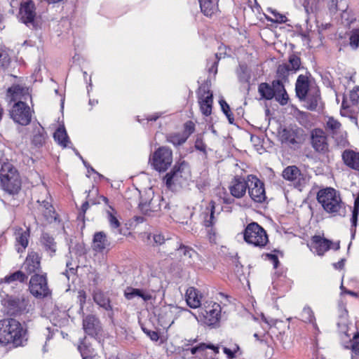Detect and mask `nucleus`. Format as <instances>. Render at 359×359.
I'll return each instance as SVG.
<instances>
[{"label": "nucleus", "instance_id": "nucleus-1", "mask_svg": "<svg viewBox=\"0 0 359 359\" xmlns=\"http://www.w3.org/2000/svg\"><path fill=\"white\" fill-rule=\"evenodd\" d=\"M26 332L21 324L13 318L0 320V344H11L15 347L23 346L27 341Z\"/></svg>", "mask_w": 359, "mask_h": 359}, {"label": "nucleus", "instance_id": "nucleus-2", "mask_svg": "<svg viewBox=\"0 0 359 359\" xmlns=\"http://www.w3.org/2000/svg\"><path fill=\"white\" fill-rule=\"evenodd\" d=\"M317 200L325 211L333 215L344 217L346 214V205L342 202L339 191L331 187L318 191Z\"/></svg>", "mask_w": 359, "mask_h": 359}, {"label": "nucleus", "instance_id": "nucleus-3", "mask_svg": "<svg viewBox=\"0 0 359 359\" xmlns=\"http://www.w3.org/2000/svg\"><path fill=\"white\" fill-rule=\"evenodd\" d=\"M0 185L9 194H16L21 189V179L18 170L9 162L1 164Z\"/></svg>", "mask_w": 359, "mask_h": 359}, {"label": "nucleus", "instance_id": "nucleus-4", "mask_svg": "<svg viewBox=\"0 0 359 359\" xmlns=\"http://www.w3.org/2000/svg\"><path fill=\"white\" fill-rule=\"evenodd\" d=\"M258 92L262 98L271 100L275 99L280 105H285L290 99L282 81L274 80L271 85L262 83L259 85Z\"/></svg>", "mask_w": 359, "mask_h": 359}, {"label": "nucleus", "instance_id": "nucleus-5", "mask_svg": "<svg viewBox=\"0 0 359 359\" xmlns=\"http://www.w3.org/2000/svg\"><path fill=\"white\" fill-rule=\"evenodd\" d=\"M0 297L1 304L9 316L21 314L29 304V299L24 296L15 297L8 294L6 291H0Z\"/></svg>", "mask_w": 359, "mask_h": 359}, {"label": "nucleus", "instance_id": "nucleus-6", "mask_svg": "<svg viewBox=\"0 0 359 359\" xmlns=\"http://www.w3.org/2000/svg\"><path fill=\"white\" fill-rule=\"evenodd\" d=\"M243 238L247 243L260 249L264 248L269 243L266 231L256 222L247 225L243 232Z\"/></svg>", "mask_w": 359, "mask_h": 359}, {"label": "nucleus", "instance_id": "nucleus-7", "mask_svg": "<svg viewBox=\"0 0 359 359\" xmlns=\"http://www.w3.org/2000/svg\"><path fill=\"white\" fill-rule=\"evenodd\" d=\"M29 292L36 298L43 299L51 295V290L48 285L46 273L32 275L29 281Z\"/></svg>", "mask_w": 359, "mask_h": 359}, {"label": "nucleus", "instance_id": "nucleus-8", "mask_svg": "<svg viewBox=\"0 0 359 359\" xmlns=\"http://www.w3.org/2000/svg\"><path fill=\"white\" fill-rule=\"evenodd\" d=\"M149 163L158 172H164L172 163V151L167 147H161L149 158Z\"/></svg>", "mask_w": 359, "mask_h": 359}, {"label": "nucleus", "instance_id": "nucleus-9", "mask_svg": "<svg viewBox=\"0 0 359 359\" xmlns=\"http://www.w3.org/2000/svg\"><path fill=\"white\" fill-rule=\"evenodd\" d=\"M221 306L212 301L205 302L199 309V316L203 318V323L208 326L218 325L221 318Z\"/></svg>", "mask_w": 359, "mask_h": 359}, {"label": "nucleus", "instance_id": "nucleus-10", "mask_svg": "<svg viewBox=\"0 0 359 359\" xmlns=\"http://www.w3.org/2000/svg\"><path fill=\"white\" fill-rule=\"evenodd\" d=\"M9 115L15 123L23 126L29 125L32 121L30 107L25 102L14 103Z\"/></svg>", "mask_w": 359, "mask_h": 359}, {"label": "nucleus", "instance_id": "nucleus-11", "mask_svg": "<svg viewBox=\"0 0 359 359\" xmlns=\"http://www.w3.org/2000/svg\"><path fill=\"white\" fill-rule=\"evenodd\" d=\"M311 144L316 152L325 155L330 151L328 135L321 128H314L311 132Z\"/></svg>", "mask_w": 359, "mask_h": 359}, {"label": "nucleus", "instance_id": "nucleus-12", "mask_svg": "<svg viewBox=\"0 0 359 359\" xmlns=\"http://www.w3.org/2000/svg\"><path fill=\"white\" fill-rule=\"evenodd\" d=\"M248 194L253 201L258 203L264 202L266 199L264 184L255 175H248Z\"/></svg>", "mask_w": 359, "mask_h": 359}, {"label": "nucleus", "instance_id": "nucleus-13", "mask_svg": "<svg viewBox=\"0 0 359 359\" xmlns=\"http://www.w3.org/2000/svg\"><path fill=\"white\" fill-rule=\"evenodd\" d=\"M189 175V165L184 161L176 164L164 177L166 186L170 188L175 183H181L182 178H187Z\"/></svg>", "mask_w": 359, "mask_h": 359}, {"label": "nucleus", "instance_id": "nucleus-14", "mask_svg": "<svg viewBox=\"0 0 359 359\" xmlns=\"http://www.w3.org/2000/svg\"><path fill=\"white\" fill-rule=\"evenodd\" d=\"M82 325L84 332L95 339L98 338L102 333V323L98 317L93 314L83 316Z\"/></svg>", "mask_w": 359, "mask_h": 359}, {"label": "nucleus", "instance_id": "nucleus-15", "mask_svg": "<svg viewBox=\"0 0 359 359\" xmlns=\"http://www.w3.org/2000/svg\"><path fill=\"white\" fill-rule=\"evenodd\" d=\"M299 101L304 102V107L312 111H320L324 109V103L318 88L311 89L305 99Z\"/></svg>", "mask_w": 359, "mask_h": 359}, {"label": "nucleus", "instance_id": "nucleus-16", "mask_svg": "<svg viewBox=\"0 0 359 359\" xmlns=\"http://www.w3.org/2000/svg\"><path fill=\"white\" fill-rule=\"evenodd\" d=\"M278 140L281 144L284 160L289 161L291 156L290 149L292 144V130L285 126L280 125L278 128Z\"/></svg>", "mask_w": 359, "mask_h": 359}, {"label": "nucleus", "instance_id": "nucleus-17", "mask_svg": "<svg viewBox=\"0 0 359 359\" xmlns=\"http://www.w3.org/2000/svg\"><path fill=\"white\" fill-rule=\"evenodd\" d=\"M19 15L21 21L26 25H34V18L36 16L35 6L32 0H27L20 4Z\"/></svg>", "mask_w": 359, "mask_h": 359}, {"label": "nucleus", "instance_id": "nucleus-18", "mask_svg": "<svg viewBox=\"0 0 359 359\" xmlns=\"http://www.w3.org/2000/svg\"><path fill=\"white\" fill-rule=\"evenodd\" d=\"M249 182L242 177L235 176L229 187L231 194L236 198H243L246 193V190L248 188Z\"/></svg>", "mask_w": 359, "mask_h": 359}, {"label": "nucleus", "instance_id": "nucleus-19", "mask_svg": "<svg viewBox=\"0 0 359 359\" xmlns=\"http://www.w3.org/2000/svg\"><path fill=\"white\" fill-rule=\"evenodd\" d=\"M357 92L351 91L348 96H344L340 114L343 116L351 117L355 111V107L358 102Z\"/></svg>", "mask_w": 359, "mask_h": 359}, {"label": "nucleus", "instance_id": "nucleus-20", "mask_svg": "<svg viewBox=\"0 0 359 359\" xmlns=\"http://www.w3.org/2000/svg\"><path fill=\"white\" fill-rule=\"evenodd\" d=\"M41 259L39 255L34 251L28 252L22 267L27 274L38 273L41 271Z\"/></svg>", "mask_w": 359, "mask_h": 359}, {"label": "nucleus", "instance_id": "nucleus-21", "mask_svg": "<svg viewBox=\"0 0 359 359\" xmlns=\"http://www.w3.org/2000/svg\"><path fill=\"white\" fill-rule=\"evenodd\" d=\"M201 90H203V93L198 95L200 110L204 116H208L212 113L213 95L212 92L208 89L206 90L205 87Z\"/></svg>", "mask_w": 359, "mask_h": 359}, {"label": "nucleus", "instance_id": "nucleus-22", "mask_svg": "<svg viewBox=\"0 0 359 359\" xmlns=\"http://www.w3.org/2000/svg\"><path fill=\"white\" fill-rule=\"evenodd\" d=\"M26 96H29L27 89L20 85L12 86L8 88L6 92V100L9 103L23 102L22 100H27Z\"/></svg>", "mask_w": 359, "mask_h": 359}, {"label": "nucleus", "instance_id": "nucleus-23", "mask_svg": "<svg viewBox=\"0 0 359 359\" xmlns=\"http://www.w3.org/2000/svg\"><path fill=\"white\" fill-rule=\"evenodd\" d=\"M28 280V276L26 273L18 270L6 276L0 280V291H6L5 289L8 285L14 282L25 283Z\"/></svg>", "mask_w": 359, "mask_h": 359}, {"label": "nucleus", "instance_id": "nucleus-24", "mask_svg": "<svg viewBox=\"0 0 359 359\" xmlns=\"http://www.w3.org/2000/svg\"><path fill=\"white\" fill-rule=\"evenodd\" d=\"M160 200L158 197H153L149 201H144L142 198L139 203L141 212L148 216H153L161 210Z\"/></svg>", "mask_w": 359, "mask_h": 359}, {"label": "nucleus", "instance_id": "nucleus-25", "mask_svg": "<svg viewBox=\"0 0 359 359\" xmlns=\"http://www.w3.org/2000/svg\"><path fill=\"white\" fill-rule=\"evenodd\" d=\"M210 209L207 212H204V219L203 224L208 228V234L209 236V239L210 241H215V230L213 228V225L216 222V219L215 217V202L211 201L210 203Z\"/></svg>", "mask_w": 359, "mask_h": 359}, {"label": "nucleus", "instance_id": "nucleus-26", "mask_svg": "<svg viewBox=\"0 0 359 359\" xmlns=\"http://www.w3.org/2000/svg\"><path fill=\"white\" fill-rule=\"evenodd\" d=\"M332 242L320 236H314L311 238L309 246L311 250L316 252L317 255H323L326 251L332 248Z\"/></svg>", "mask_w": 359, "mask_h": 359}, {"label": "nucleus", "instance_id": "nucleus-27", "mask_svg": "<svg viewBox=\"0 0 359 359\" xmlns=\"http://www.w3.org/2000/svg\"><path fill=\"white\" fill-rule=\"evenodd\" d=\"M93 298L94 302L99 305L100 307L104 309L105 311H110L109 313V317H113V309L111 304V301L109 297L101 291L100 290H94L93 293Z\"/></svg>", "mask_w": 359, "mask_h": 359}, {"label": "nucleus", "instance_id": "nucleus-28", "mask_svg": "<svg viewBox=\"0 0 359 359\" xmlns=\"http://www.w3.org/2000/svg\"><path fill=\"white\" fill-rule=\"evenodd\" d=\"M14 231V236L15 237L16 243L20 245L18 247L17 250L18 252H23L28 245L29 243V238L30 236V228L27 227L25 230H24L21 227H15Z\"/></svg>", "mask_w": 359, "mask_h": 359}, {"label": "nucleus", "instance_id": "nucleus-29", "mask_svg": "<svg viewBox=\"0 0 359 359\" xmlns=\"http://www.w3.org/2000/svg\"><path fill=\"white\" fill-rule=\"evenodd\" d=\"M309 91V80L308 76L303 74L299 75L295 84L296 96L299 100H304Z\"/></svg>", "mask_w": 359, "mask_h": 359}, {"label": "nucleus", "instance_id": "nucleus-30", "mask_svg": "<svg viewBox=\"0 0 359 359\" xmlns=\"http://www.w3.org/2000/svg\"><path fill=\"white\" fill-rule=\"evenodd\" d=\"M339 321L337 322V326L340 333L344 334L346 337H349L348 334V326H347V316L348 312L346 309L345 303L344 302L342 297L339 302Z\"/></svg>", "mask_w": 359, "mask_h": 359}, {"label": "nucleus", "instance_id": "nucleus-31", "mask_svg": "<svg viewBox=\"0 0 359 359\" xmlns=\"http://www.w3.org/2000/svg\"><path fill=\"white\" fill-rule=\"evenodd\" d=\"M201 294L198 290L193 287H190L186 292V301L188 306L192 309L201 308Z\"/></svg>", "mask_w": 359, "mask_h": 359}, {"label": "nucleus", "instance_id": "nucleus-32", "mask_svg": "<svg viewBox=\"0 0 359 359\" xmlns=\"http://www.w3.org/2000/svg\"><path fill=\"white\" fill-rule=\"evenodd\" d=\"M219 0H198L200 8L204 15L211 18L218 11Z\"/></svg>", "mask_w": 359, "mask_h": 359}, {"label": "nucleus", "instance_id": "nucleus-33", "mask_svg": "<svg viewBox=\"0 0 359 359\" xmlns=\"http://www.w3.org/2000/svg\"><path fill=\"white\" fill-rule=\"evenodd\" d=\"M124 297L128 300H132L135 297H140L145 302L152 299V296L150 293L142 289L134 288L133 287H127L125 289Z\"/></svg>", "mask_w": 359, "mask_h": 359}, {"label": "nucleus", "instance_id": "nucleus-34", "mask_svg": "<svg viewBox=\"0 0 359 359\" xmlns=\"http://www.w3.org/2000/svg\"><path fill=\"white\" fill-rule=\"evenodd\" d=\"M342 158L346 165L359 170V153L351 150H346L342 154Z\"/></svg>", "mask_w": 359, "mask_h": 359}, {"label": "nucleus", "instance_id": "nucleus-35", "mask_svg": "<svg viewBox=\"0 0 359 359\" xmlns=\"http://www.w3.org/2000/svg\"><path fill=\"white\" fill-rule=\"evenodd\" d=\"M109 245L106 234L102 232H97L93 237V249L97 252H103Z\"/></svg>", "mask_w": 359, "mask_h": 359}, {"label": "nucleus", "instance_id": "nucleus-36", "mask_svg": "<svg viewBox=\"0 0 359 359\" xmlns=\"http://www.w3.org/2000/svg\"><path fill=\"white\" fill-rule=\"evenodd\" d=\"M219 348L218 346H215L211 343H200L195 346L184 349L186 351H189L192 355L200 354L201 356H204L207 349L212 350L215 355H217L219 353Z\"/></svg>", "mask_w": 359, "mask_h": 359}, {"label": "nucleus", "instance_id": "nucleus-37", "mask_svg": "<svg viewBox=\"0 0 359 359\" xmlns=\"http://www.w3.org/2000/svg\"><path fill=\"white\" fill-rule=\"evenodd\" d=\"M41 243L44 250L48 252L50 256H53L57 250V243L55 238L48 233H43L41 236Z\"/></svg>", "mask_w": 359, "mask_h": 359}, {"label": "nucleus", "instance_id": "nucleus-38", "mask_svg": "<svg viewBox=\"0 0 359 359\" xmlns=\"http://www.w3.org/2000/svg\"><path fill=\"white\" fill-rule=\"evenodd\" d=\"M300 318L302 321L312 324L313 329L316 331V334L320 333V330H319L318 325L316 323V319L314 317L313 312L310 307H309V306L304 307V309L300 314Z\"/></svg>", "mask_w": 359, "mask_h": 359}, {"label": "nucleus", "instance_id": "nucleus-39", "mask_svg": "<svg viewBox=\"0 0 359 359\" xmlns=\"http://www.w3.org/2000/svg\"><path fill=\"white\" fill-rule=\"evenodd\" d=\"M55 141L63 148L67 147L68 143H70L68 135L64 126L57 128L53 134Z\"/></svg>", "mask_w": 359, "mask_h": 359}, {"label": "nucleus", "instance_id": "nucleus-40", "mask_svg": "<svg viewBox=\"0 0 359 359\" xmlns=\"http://www.w3.org/2000/svg\"><path fill=\"white\" fill-rule=\"evenodd\" d=\"M46 138L47 134L45 129L39 126L34 129L32 142L35 147H41L45 144Z\"/></svg>", "mask_w": 359, "mask_h": 359}, {"label": "nucleus", "instance_id": "nucleus-41", "mask_svg": "<svg viewBox=\"0 0 359 359\" xmlns=\"http://www.w3.org/2000/svg\"><path fill=\"white\" fill-rule=\"evenodd\" d=\"M325 129L333 138L339 133L341 124L332 116H327L325 121Z\"/></svg>", "mask_w": 359, "mask_h": 359}, {"label": "nucleus", "instance_id": "nucleus-42", "mask_svg": "<svg viewBox=\"0 0 359 359\" xmlns=\"http://www.w3.org/2000/svg\"><path fill=\"white\" fill-rule=\"evenodd\" d=\"M307 179L296 166L293 165V187L302 191L306 185Z\"/></svg>", "mask_w": 359, "mask_h": 359}, {"label": "nucleus", "instance_id": "nucleus-43", "mask_svg": "<svg viewBox=\"0 0 359 359\" xmlns=\"http://www.w3.org/2000/svg\"><path fill=\"white\" fill-rule=\"evenodd\" d=\"M309 115V113L302 111L293 107V117H295L299 123L304 128H308L311 126Z\"/></svg>", "mask_w": 359, "mask_h": 359}, {"label": "nucleus", "instance_id": "nucleus-44", "mask_svg": "<svg viewBox=\"0 0 359 359\" xmlns=\"http://www.w3.org/2000/svg\"><path fill=\"white\" fill-rule=\"evenodd\" d=\"M78 350L80 352L82 358L88 355H97L95 350L92 347L90 343L86 341V337L80 341Z\"/></svg>", "mask_w": 359, "mask_h": 359}, {"label": "nucleus", "instance_id": "nucleus-45", "mask_svg": "<svg viewBox=\"0 0 359 359\" xmlns=\"http://www.w3.org/2000/svg\"><path fill=\"white\" fill-rule=\"evenodd\" d=\"M359 215V197H358L354 201L353 210L352 211V217L351 219V236L354 238L355 234V228L358 223V217Z\"/></svg>", "mask_w": 359, "mask_h": 359}, {"label": "nucleus", "instance_id": "nucleus-46", "mask_svg": "<svg viewBox=\"0 0 359 359\" xmlns=\"http://www.w3.org/2000/svg\"><path fill=\"white\" fill-rule=\"evenodd\" d=\"M177 250L184 256V260L187 261L188 264H191L194 257L196 256L197 252L191 248L181 244Z\"/></svg>", "mask_w": 359, "mask_h": 359}, {"label": "nucleus", "instance_id": "nucleus-47", "mask_svg": "<svg viewBox=\"0 0 359 359\" xmlns=\"http://www.w3.org/2000/svg\"><path fill=\"white\" fill-rule=\"evenodd\" d=\"M306 131L301 128H293V144H302L306 140Z\"/></svg>", "mask_w": 359, "mask_h": 359}, {"label": "nucleus", "instance_id": "nucleus-48", "mask_svg": "<svg viewBox=\"0 0 359 359\" xmlns=\"http://www.w3.org/2000/svg\"><path fill=\"white\" fill-rule=\"evenodd\" d=\"M166 140L173 145L178 146L184 144L187 141V137H184V135L180 133H174L168 135Z\"/></svg>", "mask_w": 359, "mask_h": 359}, {"label": "nucleus", "instance_id": "nucleus-49", "mask_svg": "<svg viewBox=\"0 0 359 359\" xmlns=\"http://www.w3.org/2000/svg\"><path fill=\"white\" fill-rule=\"evenodd\" d=\"M219 104L221 107L222 112L226 115V118H228L229 123L233 124L234 122V117L233 114L231 111V109L228 103L224 99H220L219 101Z\"/></svg>", "mask_w": 359, "mask_h": 359}, {"label": "nucleus", "instance_id": "nucleus-50", "mask_svg": "<svg viewBox=\"0 0 359 359\" xmlns=\"http://www.w3.org/2000/svg\"><path fill=\"white\" fill-rule=\"evenodd\" d=\"M45 205H47L48 209L43 210V212H42L44 217L48 222H53L56 221L57 219V214L55 211L54 208L50 203H46Z\"/></svg>", "mask_w": 359, "mask_h": 359}, {"label": "nucleus", "instance_id": "nucleus-51", "mask_svg": "<svg viewBox=\"0 0 359 359\" xmlns=\"http://www.w3.org/2000/svg\"><path fill=\"white\" fill-rule=\"evenodd\" d=\"M11 63V57L5 49L0 48V66L6 68Z\"/></svg>", "mask_w": 359, "mask_h": 359}, {"label": "nucleus", "instance_id": "nucleus-52", "mask_svg": "<svg viewBox=\"0 0 359 359\" xmlns=\"http://www.w3.org/2000/svg\"><path fill=\"white\" fill-rule=\"evenodd\" d=\"M359 336V333L356 332L353 338V341L351 345V359H359V341L356 338Z\"/></svg>", "mask_w": 359, "mask_h": 359}, {"label": "nucleus", "instance_id": "nucleus-53", "mask_svg": "<svg viewBox=\"0 0 359 359\" xmlns=\"http://www.w3.org/2000/svg\"><path fill=\"white\" fill-rule=\"evenodd\" d=\"M290 68L289 65H279L277 70V76L278 77V80H285L287 79L289 75Z\"/></svg>", "mask_w": 359, "mask_h": 359}, {"label": "nucleus", "instance_id": "nucleus-54", "mask_svg": "<svg viewBox=\"0 0 359 359\" xmlns=\"http://www.w3.org/2000/svg\"><path fill=\"white\" fill-rule=\"evenodd\" d=\"M350 46L353 49H356L359 46V28L354 29L350 36Z\"/></svg>", "mask_w": 359, "mask_h": 359}, {"label": "nucleus", "instance_id": "nucleus-55", "mask_svg": "<svg viewBox=\"0 0 359 359\" xmlns=\"http://www.w3.org/2000/svg\"><path fill=\"white\" fill-rule=\"evenodd\" d=\"M269 11H271V14L273 15V18L269 19L271 22H276V23H283L287 21V18L285 15L279 13L276 10H271L269 9Z\"/></svg>", "mask_w": 359, "mask_h": 359}, {"label": "nucleus", "instance_id": "nucleus-56", "mask_svg": "<svg viewBox=\"0 0 359 359\" xmlns=\"http://www.w3.org/2000/svg\"><path fill=\"white\" fill-rule=\"evenodd\" d=\"M195 130V124L191 121H187L184 125V137H187V140Z\"/></svg>", "mask_w": 359, "mask_h": 359}, {"label": "nucleus", "instance_id": "nucleus-57", "mask_svg": "<svg viewBox=\"0 0 359 359\" xmlns=\"http://www.w3.org/2000/svg\"><path fill=\"white\" fill-rule=\"evenodd\" d=\"M240 349L238 344H234L233 348L226 347L223 348L224 353L226 355L228 359H233L236 358L235 353Z\"/></svg>", "mask_w": 359, "mask_h": 359}, {"label": "nucleus", "instance_id": "nucleus-58", "mask_svg": "<svg viewBox=\"0 0 359 359\" xmlns=\"http://www.w3.org/2000/svg\"><path fill=\"white\" fill-rule=\"evenodd\" d=\"M264 259L269 260L272 262L273 267L276 269L279 264V260L276 255L271 253H265L262 256Z\"/></svg>", "mask_w": 359, "mask_h": 359}, {"label": "nucleus", "instance_id": "nucleus-59", "mask_svg": "<svg viewBox=\"0 0 359 359\" xmlns=\"http://www.w3.org/2000/svg\"><path fill=\"white\" fill-rule=\"evenodd\" d=\"M87 294L83 290H80L78 292V300L80 305V310L83 313V307L86 302Z\"/></svg>", "mask_w": 359, "mask_h": 359}, {"label": "nucleus", "instance_id": "nucleus-60", "mask_svg": "<svg viewBox=\"0 0 359 359\" xmlns=\"http://www.w3.org/2000/svg\"><path fill=\"white\" fill-rule=\"evenodd\" d=\"M108 219L111 228L117 229L120 226V222L118 219L110 212H107Z\"/></svg>", "mask_w": 359, "mask_h": 359}, {"label": "nucleus", "instance_id": "nucleus-61", "mask_svg": "<svg viewBox=\"0 0 359 359\" xmlns=\"http://www.w3.org/2000/svg\"><path fill=\"white\" fill-rule=\"evenodd\" d=\"M195 148L201 151L205 152L206 145L201 136H198L195 141Z\"/></svg>", "mask_w": 359, "mask_h": 359}, {"label": "nucleus", "instance_id": "nucleus-62", "mask_svg": "<svg viewBox=\"0 0 359 359\" xmlns=\"http://www.w3.org/2000/svg\"><path fill=\"white\" fill-rule=\"evenodd\" d=\"M143 331L146 333L152 341H156L159 339L158 333L156 331L148 330L146 328H143Z\"/></svg>", "mask_w": 359, "mask_h": 359}, {"label": "nucleus", "instance_id": "nucleus-63", "mask_svg": "<svg viewBox=\"0 0 359 359\" xmlns=\"http://www.w3.org/2000/svg\"><path fill=\"white\" fill-rule=\"evenodd\" d=\"M282 175L284 179L292 181V165H287L283 171Z\"/></svg>", "mask_w": 359, "mask_h": 359}, {"label": "nucleus", "instance_id": "nucleus-64", "mask_svg": "<svg viewBox=\"0 0 359 359\" xmlns=\"http://www.w3.org/2000/svg\"><path fill=\"white\" fill-rule=\"evenodd\" d=\"M301 61L300 58L293 55V73L300 69Z\"/></svg>", "mask_w": 359, "mask_h": 359}]
</instances>
